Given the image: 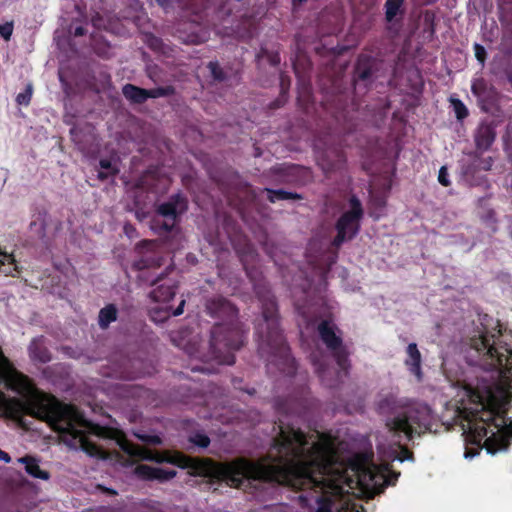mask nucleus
<instances>
[{
	"label": "nucleus",
	"instance_id": "2eb2a0df",
	"mask_svg": "<svg viewBox=\"0 0 512 512\" xmlns=\"http://www.w3.org/2000/svg\"><path fill=\"white\" fill-rule=\"evenodd\" d=\"M406 357L404 365L408 372L415 376L418 381L423 379L422 355L416 343H409L405 350Z\"/></svg>",
	"mask_w": 512,
	"mask_h": 512
},
{
	"label": "nucleus",
	"instance_id": "a18cd8bd",
	"mask_svg": "<svg viewBox=\"0 0 512 512\" xmlns=\"http://www.w3.org/2000/svg\"><path fill=\"white\" fill-rule=\"evenodd\" d=\"M503 432L507 436V442L512 440V421L508 425H506Z\"/></svg>",
	"mask_w": 512,
	"mask_h": 512
},
{
	"label": "nucleus",
	"instance_id": "0eeeda50",
	"mask_svg": "<svg viewBox=\"0 0 512 512\" xmlns=\"http://www.w3.org/2000/svg\"><path fill=\"white\" fill-rule=\"evenodd\" d=\"M188 210V199L182 193L171 195L156 207L151 229L159 236L178 232L182 215Z\"/></svg>",
	"mask_w": 512,
	"mask_h": 512
},
{
	"label": "nucleus",
	"instance_id": "393cba45",
	"mask_svg": "<svg viewBox=\"0 0 512 512\" xmlns=\"http://www.w3.org/2000/svg\"><path fill=\"white\" fill-rule=\"evenodd\" d=\"M160 264V258L152 256H143L140 259L135 260L133 262L132 268L136 271H142L149 269L151 267H159Z\"/></svg>",
	"mask_w": 512,
	"mask_h": 512
},
{
	"label": "nucleus",
	"instance_id": "5fc2aeb1",
	"mask_svg": "<svg viewBox=\"0 0 512 512\" xmlns=\"http://www.w3.org/2000/svg\"><path fill=\"white\" fill-rule=\"evenodd\" d=\"M402 452L405 454V458H407L408 455H412L411 452L407 448H403Z\"/></svg>",
	"mask_w": 512,
	"mask_h": 512
},
{
	"label": "nucleus",
	"instance_id": "2f4dec72",
	"mask_svg": "<svg viewBox=\"0 0 512 512\" xmlns=\"http://www.w3.org/2000/svg\"><path fill=\"white\" fill-rule=\"evenodd\" d=\"M310 359H311V363L314 367V370L315 372L318 374V376L323 379L324 378V374L326 372V369H327V365L325 364V362L316 354H312L310 356Z\"/></svg>",
	"mask_w": 512,
	"mask_h": 512
},
{
	"label": "nucleus",
	"instance_id": "a19ab883",
	"mask_svg": "<svg viewBox=\"0 0 512 512\" xmlns=\"http://www.w3.org/2000/svg\"><path fill=\"white\" fill-rule=\"evenodd\" d=\"M480 449H481V447H478V446H475L473 448L466 447L464 455H465L466 458H470L471 459V458H473V457H475L476 455L479 454Z\"/></svg>",
	"mask_w": 512,
	"mask_h": 512
},
{
	"label": "nucleus",
	"instance_id": "4468645a",
	"mask_svg": "<svg viewBox=\"0 0 512 512\" xmlns=\"http://www.w3.org/2000/svg\"><path fill=\"white\" fill-rule=\"evenodd\" d=\"M376 70V59L371 55L360 54L354 68V82H371Z\"/></svg>",
	"mask_w": 512,
	"mask_h": 512
},
{
	"label": "nucleus",
	"instance_id": "c9c22d12",
	"mask_svg": "<svg viewBox=\"0 0 512 512\" xmlns=\"http://www.w3.org/2000/svg\"><path fill=\"white\" fill-rule=\"evenodd\" d=\"M135 436L142 442H145L148 444H153V445L162 444V439L158 435L135 433Z\"/></svg>",
	"mask_w": 512,
	"mask_h": 512
},
{
	"label": "nucleus",
	"instance_id": "f8f14e48",
	"mask_svg": "<svg viewBox=\"0 0 512 512\" xmlns=\"http://www.w3.org/2000/svg\"><path fill=\"white\" fill-rule=\"evenodd\" d=\"M161 281H163L162 274L150 282L151 286H156L149 293V297L153 302H169L176 294L178 288L176 281L166 279L163 283H160Z\"/></svg>",
	"mask_w": 512,
	"mask_h": 512
},
{
	"label": "nucleus",
	"instance_id": "79ce46f5",
	"mask_svg": "<svg viewBox=\"0 0 512 512\" xmlns=\"http://www.w3.org/2000/svg\"><path fill=\"white\" fill-rule=\"evenodd\" d=\"M184 306H185V300H181L179 305L173 310L172 315L180 316L184 311Z\"/></svg>",
	"mask_w": 512,
	"mask_h": 512
},
{
	"label": "nucleus",
	"instance_id": "72a5a7b5",
	"mask_svg": "<svg viewBox=\"0 0 512 512\" xmlns=\"http://www.w3.org/2000/svg\"><path fill=\"white\" fill-rule=\"evenodd\" d=\"M472 93L479 97L483 98L486 94L487 86L483 79L477 80L471 86Z\"/></svg>",
	"mask_w": 512,
	"mask_h": 512
},
{
	"label": "nucleus",
	"instance_id": "ea45409f",
	"mask_svg": "<svg viewBox=\"0 0 512 512\" xmlns=\"http://www.w3.org/2000/svg\"><path fill=\"white\" fill-rule=\"evenodd\" d=\"M438 181L441 185L445 187L450 185V181L448 179V171L445 166H442L439 170Z\"/></svg>",
	"mask_w": 512,
	"mask_h": 512
},
{
	"label": "nucleus",
	"instance_id": "4d7b16f0",
	"mask_svg": "<svg viewBox=\"0 0 512 512\" xmlns=\"http://www.w3.org/2000/svg\"><path fill=\"white\" fill-rule=\"evenodd\" d=\"M388 403H389V399H388V398L384 399V400L381 402V407H383V406H384V404H388Z\"/></svg>",
	"mask_w": 512,
	"mask_h": 512
},
{
	"label": "nucleus",
	"instance_id": "c03bdc74",
	"mask_svg": "<svg viewBox=\"0 0 512 512\" xmlns=\"http://www.w3.org/2000/svg\"><path fill=\"white\" fill-rule=\"evenodd\" d=\"M86 33H87V30L83 26H77L74 28V31H73V35L75 37L84 36Z\"/></svg>",
	"mask_w": 512,
	"mask_h": 512
},
{
	"label": "nucleus",
	"instance_id": "4c0bfd02",
	"mask_svg": "<svg viewBox=\"0 0 512 512\" xmlns=\"http://www.w3.org/2000/svg\"><path fill=\"white\" fill-rule=\"evenodd\" d=\"M13 22L0 24V36L5 40H9L13 33Z\"/></svg>",
	"mask_w": 512,
	"mask_h": 512
},
{
	"label": "nucleus",
	"instance_id": "f03ea898",
	"mask_svg": "<svg viewBox=\"0 0 512 512\" xmlns=\"http://www.w3.org/2000/svg\"><path fill=\"white\" fill-rule=\"evenodd\" d=\"M244 269L261 304V318L255 324L258 351L262 357L267 358L269 363L278 366L281 372L294 375L297 370L296 361L291 355L280 328L276 298L268 283L260 277V273L256 269L246 265H244Z\"/></svg>",
	"mask_w": 512,
	"mask_h": 512
},
{
	"label": "nucleus",
	"instance_id": "13d9d810",
	"mask_svg": "<svg viewBox=\"0 0 512 512\" xmlns=\"http://www.w3.org/2000/svg\"><path fill=\"white\" fill-rule=\"evenodd\" d=\"M255 392V389H252V391H248V394H253Z\"/></svg>",
	"mask_w": 512,
	"mask_h": 512
},
{
	"label": "nucleus",
	"instance_id": "de8ad7c7",
	"mask_svg": "<svg viewBox=\"0 0 512 512\" xmlns=\"http://www.w3.org/2000/svg\"><path fill=\"white\" fill-rule=\"evenodd\" d=\"M0 460L4 461L5 463H10L11 457L7 452L0 449Z\"/></svg>",
	"mask_w": 512,
	"mask_h": 512
},
{
	"label": "nucleus",
	"instance_id": "58836bf2",
	"mask_svg": "<svg viewBox=\"0 0 512 512\" xmlns=\"http://www.w3.org/2000/svg\"><path fill=\"white\" fill-rule=\"evenodd\" d=\"M155 247H156L155 240H142L136 245V249L139 250V252H142L144 250L152 251Z\"/></svg>",
	"mask_w": 512,
	"mask_h": 512
},
{
	"label": "nucleus",
	"instance_id": "7ed1b4c3",
	"mask_svg": "<svg viewBox=\"0 0 512 512\" xmlns=\"http://www.w3.org/2000/svg\"><path fill=\"white\" fill-rule=\"evenodd\" d=\"M205 312L220 320L210 332L209 358L219 364L233 365L234 352L245 343L247 330L238 319V308L226 297L214 295L206 298Z\"/></svg>",
	"mask_w": 512,
	"mask_h": 512
},
{
	"label": "nucleus",
	"instance_id": "f3484780",
	"mask_svg": "<svg viewBox=\"0 0 512 512\" xmlns=\"http://www.w3.org/2000/svg\"><path fill=\"white\" fill-rule=\"evenodd\" d=\"M496 137L495 129L489 124H481L475 134L476 147L486 151L493 144Z\"/></svg>",
	"mask_w": 512,
	"mask_h": 512
},
{
	"label": "nucleus",
	"instance_id": "49530a36",
	"mask_svg": "<svg viewBox=\"0 0 512 512\" xmlns=\"http://www.w3.org/2000/svg\"><path fill=\"white\" fill-rule=\"evenodd\" d=\"M269 62L273 66L278 65L280 63V55L278 53L271 54L269 56Z\"/></svg>",
	"mask_w": 512,
	"mask_h": 512
},
{
	"label": "nucleus",
	"instance_id": "7c9ffc66",
	"mask_svg": "<svg viewBox=\"0 0 512 512\" xmlns=\"http://www.w3.org/2000/svg\"><path fill=\"white\" fill-rule=\"evenodd\" d=\"M33 95V86L28 84L25 90L16 96V102L18 105L28 106L31 102Z\"/></svg>",
	"mask_w": 512,
	"mask_h": 512
},
{
	"label": "nucleus",
	"instance_id": "f257e3e1",
	"mask_svg": "<svg viewBox=\"0 0 512 512\" xmlns=\"http://www.w3.org/2000/svg\"><path fill=\"white\" fill-rule=\"evenodd\" d=\"M279 415L275 422L278 434L272 439L271 451L262 459L251 461L237 458L214 467L211 459L194 458L180 451H152L131 442L123 433V452L136 460L169 463L182 469H189L194 476H215L234 488H241L246 482H259L289 487L301 491L298 496L302 508L312 507L316 512H332L334 497L342 493L343 473L334 469L335 455L328 443L310 442L306 434L296 426L293 401L277 398L274 403Z\"/></svg>",
	"mask_w": 512,
	"mask_h": 512
},
{
	"label": "nucleus",
	"instance_id": "3c124183",
	"mask_svg": "<svg viewBox=\"0 0 512 512\" xmlns=\"http://www.w3.org/2000/svg\"><path fill=\"white\" fill-rule=\"evenodd\" d=\"M70 134H71L72 140H73L74 142L78 143V141H77V134H76V129H75V128H72V129L70 130Z\"/></svg>",
	"mask_w": 512,
	"mask_h": 512
},
{
	"label": "nucleus",
	"instance_id": "423d86ee",
	"mask_svg": "<svg viewBox=\"0 0 512 512\" xmlns=\"http://www.w3.org/2000/svg\"><path fill=\"white\" fill-rule=\"evenodd\" d=\"M470 347L478 354L483 369L512 372V350L496 347L493 334L481 332L478 336L472 337Z\"/></svg>",
	"mask_w": 512,
	"mask_h": 512
},
{
	"label": "nucleus",
	"instance_id": "e433bc0d",
	"mask_svg": "<svg viewBox=\"0 0 512 512\" xmlns=\"http://www.w3.org/2000/svg\"><path fill=\"white\" fill-rule=\"evenodd\" d=\"M287 102V92L282 88L280 96L269 104L271 110H275L284 106Z\"/></svg>",
	"mask_w": 512,
	"mask_h": 512
},
{
	"label": "nucleus",
	"instance_id": "9d476101",
	"mask_svg": "<svg viewBox=\"0 0 512 512\" xmlns=\"http://www.w3.org/2000/svg\"><path fill=\"white\" fill-rule=\"evenodd\" d=\"M358 471L361 483L381 489L394 485L400 475L399 472L390 471L388 465H363L359 467Z\"/></svg>",
	"mask_w": 512,
	"mask_h": 512
},
{
	"label": "nucleus",
	"instance_id": "a211bd4d",
	"mask_svg": "<svg viewBox=\"0 0 512 512\" xmlns=\"http://www.w3.org/2000/svg\"><path fill=\"white\" fill-rule=\"evenodd\" d=\"M19 462L25 465V471L33 478L48 480L50 473L42 470L39 466V461L32 456L26 455L19 459Z\"/></svg>",
	"mask_w": 512,
	"mask_h": 512
},
{
	"label": "nucleus",
	"instance_id": "aec40b11",
	"mask_svg": "<svg viewBox=\"0 0 512 512\" xmlns=\"http://www.w3.org/2000/svg\"><path fill=\"white\" fill-rule=\"evenodd\" d=\"M118 309L115 304H107L100 309L98 314V324L101 329H107L112 322L117 320Z\"/></svg>",
	"mask_w": 512,
	"mask_h": 512
},
{
	"label": "nucleus",
	"instance_id": "c85d7f7f",
	"mask_svg": "<svg viewBox=\"0 0 512 512\" xmlns=\"http://www.w3.org/2000/svg\"><path fill=\"white\" fill-rule=\"evenodd\" d=\"M189 442L200 448H207L210 445V438L201 432H197L188 438Z\"/></svg>",
	"mask_w": 512,
	"mask_h": 512
},
{
	"label": "nucleus",
	"instance_id": "dca6fc26",
	"mask_svg": "<svg viewBox=\"0 0 512 512\" xmlns=\"http://www.w3.org/2000/svg\"><path fill=\"white\" fill-rule=\"evenodd\" d=\"M29 357L34 362L42 364L51 361L52 356L49 349L45 345V339L43 336L33 338L28 346Z\"/></svg>",
	"mask_w": 512,
	"mask_h": 512
},
{
	"label": "nucleus",
	"instance_id": "f704fd0d",
	"mask_svg": "<svg viewBox=\"0 0 512 512\" xmlns=\"http://www.w3.org/2000/svg\"><path fill=\"white\" fill-rule=\"evenodd\" d=\"M473 49L477 61L481 64V66H484L487 58L486 49L479 43H475Z\"/></svg>",
	"mask_w": 512,
	"mask_h": 512
},
{
	"label": "nucleus",
	"instance_id": "6e6552de",
	"mask_svg": "<svg viewBox=\"0 0 512 512\" xmlns=\"http://www.w3.org/2000/svg\"><path fill=\"white\" fill-rule=\"evenodd\" d=\"M317 332L340 370L348 373L350 368L349 351L337 325L331 319H324L318 324Z\"/></svg>",
	"mask_w": 512,
	"mask_h": 512
},
{
	"label": "nucleus",
	"instance_id": "473e14b6",
	"mask_svg": "<svg viewBox=\"0 0 512 512\" xmlns=\"http://www.w3.org/2000/svg\"><path fill=\"white\" fill-rule=\"evenodd\" d=\"M297 313L303 318L304 323L309 326L312 323V313L310 308L305 304L295 303Z\"/></svg>",
	"mask_w": 512,
	"mask_h": 512
},
{
	"label": "nucleus",
	"instance_id": "412c9836",
	"mask_svg": "<svg viewBox=\"0 0 512 512\" xmlns=\"http://www.w3.org/2000/svg\"><path fill=\"white\" fill-rule=\"evenodd\" d=\"M0 273L5 276L17 277L20 273L19 266L12 254H0Z\"/></svg>",
	"mask_w": 512,
	"mask_h": 512
},
{
	"label": "nucleus",
	"instance_id": "5701e85b",
	"mask_svg": "<svg viewBox=\"0 0 512 512\" xmlns=\"http://www.w3.org/2000/svg\"><path fill=\"white\" fill-rule=\"evenodd\" d=\"M265 191L267 192V199L271 203H275L277 201H284V200H302L303 199V196L301 194L285 191L283 189L266 188Z\"/></svg>",
	"mask_w": 512,
	"mask_h": 512
},
{
	"label": "nucleus",
	"instance_id": "8fccbe9b",
	"mask_svg": "<svg viewBox=\"0 0 512 512\" xmlns=\"http://www.w3.org/2000/svg\"><path fill=\"white\" fill-rule=\"evenodd\" d=\"M206 39L205 38H200L198 36H194L190 41L191 43H194V44H200V43H203Z\"/></svg>",
	"mask_w": 512,
	"mask_h": 512
},
{
	"label": "nucleus",
	"instance_id": "864d4df0",
	"mask_svg": "<svg viewBox=\"0 0 512 512\" xmlns=\"http://www.w3.org/2000/svg\"><path fill=\"white\" fill-rule=\"evenodd\" d=\"M157 4L161 7H165L168 5L169 0H156Z\"/></svg>",
	"mask_w": 512,
	"mask_h": 512
},
{
	"label": "nucleus",
	"instance_id": "9b49d317",
	"mask_svg": "<svg viewBox=\"0 0 512 512\" xmlns=\"http://www.w3.org/2000/svg\"><path fill=\"white\" fill-rule=\"evenodd\" d=\"M318 164L324 174L328 176L330 173L341 171L346 165V155L340 146L327 148L319 157Z\"/></svg>",
	"mask_w": 512,
	"mask_h": 512
},
{
	"label": "nucleus",
	"instance_id": "6ab92c4d",
	"mask_svg": "<svg viewBox=\"0 0 512 512\" xmlns=\"http://www.w3.org/2000/svg\"><path fill=\"white\" fill-rule=\"evenodd\" d=\"M123 96L134 104H143L147 101L146 89L134 84H125L122 88Z\"/></svg>",
	"mask_w": 512,
	"mask_h": 512
},
{
	"label": "nucleus",
	"instance_id": "b1692460",
	"mask_svg": "<svg viewBox=\"0 0 512 512\" xmlns=\"http://www.w3.org/2000/svg\"><path fill=\"white\" fill-rule=\"evenodd\" d=\"M405 0H386L384 4L385 20L389 23L393 22L397 15L403 16Z\"/></svg>",
	"mask_w": 512,
	"mask_h": 512
},
{
	"label": "nucleus",
	"instance_id": "603ef678",
	"mask_svg": "<svg viewBox=\"0 0 512 512\" xmlns=\"http://www.w3.org/2000/svg\"><path fill=\"white\" fill-rule=\"evenodd\" d=\"M101 489H103L106 493L110 494V495H116L117 492L111 488H104L102 486H99Z\"/></svg>",
	"mask_w": 512,
	"mask_h": 512
},
{
	"label": "nucleus",
	"instance_id": "39448f33",
	"mask_svg": "<svg viewBox=\"0 0 512 512\" xmlns=\"http://www.w3.org/2000/svg\"><path fill=\"white\" fill-rule=\"evenodd\" d=\"M433 421L432 410L426 404L406 406L395 416L388 418L386 427L396 438L411 441L414 436H420L431 430Z\"/></svg>",
	"mask_w": 512,
	"mask_h": 512
},
{
	"label": "nucleus",
	"instance_id": "c756f323",
	"mask_svg": "<svg viewBox=\"0 0 512 512\" xmlns=\"http://www.w3.org/2000/svg\"><path fill=\"white\" fill-rule=\"evenodd\" d=\"M311 95L312 94H311L310 86L309 85L303 86L302 90L299 92V95L297 98L298 104L303 110L308 109V104L311 100Z\"/></svg>",
	"mask_w": 512,
	"mask_h": 512
},
{
	"label": "nucleus",
	"instance_id": "09e8293b",
	"mask_svg": "<svg viewBox=\"0 0 512 512\" xmlns=\"http://www.w3.org/2000/svg\"><path fill=\"white\" fill-rule=\"evenodd\" d=\"M124 231L128 236H130V232L135 231V228L131 224H125Z\"/></svg>",
	"mask_w": 512,
	"mask_h": 512
},
{
	"label": "nucleus",
	"instance_id": "37998d69",
	"mask_svg": "<svg viewBox=\"0 0 512 512\" xmlns=\"http://www.w3.org/2000/svg\"><path fill=\"white\" fill-rule=\"evenodd\" d=\"M333 117L335 118V121L337 123H340L342 120H345L346 118V112L345 110H340L334 113Z\"/></svg>",
	"mask_w": 512,
	"mask_h": 512
},
{
	"label": "nucleus",
	"instance_id": "ddd939ff",
	"mask_svg": "<svg viewBox=\"0 0 512 512\" xmlns=\"http://www.w3.org/2000/svg\"><path fill=\"white\" fill-rule=\"evenodd\" d=\"M135 475L146 481L158 480L160 482L168 481L174 478L177 472L173 469H163L152 467L147 464H138L134 469Z\"/></svg>",
	"mask_w": 512,
	"mask_h": 512
},
{
	"label": "nucleus",
	"instance_id": "bb28decb",
	"mask_svg": "<svg viewBox=\"0 0 512 512\" xmlns=\"http://www.w3.org/2000/svg\"><path fill=\"white\" fill-rule=\"evenodd\" d=\"M147 92V100L149 98H160V97H169L175 94V88L172 85H167L163 87H156L152 89H146Z\"/></svg>",
	"mask_w": 512,
	"mask_h": 512
},
{
	"label": "nucleus",
	"instance_id": "cd10ccee",
	"mask_svg": "<svg viewBox=\"0 0 512 512\" xmlns=\"http://www.w3.org/2000/svg\"><path fill=\"white\" fill-rule=\"evenodd\" d=\"M449 101L453 107V110H454L457 120L462 121L466 117H468V115H469L468 109H467L466 105L460 99L455 98V97H450Z\"/></svg>",
	"mask_w": 512,
	"mask_h": 512
},
{
	"label": "nucleus",
	"instance_id": "20e7f679",
	"mask_svg": "<svg viewBox=\"0 0 512 512\" xmlns=\"http://www.w3.org/2000/svg\"><path fill=\"white\" fill-rule=\"evenodd\" d=\"M469 397L476 404V408L457 406L454 422L461 426L467 444L482 447L484 440L487 451L495 453L498 447L492 445L495 432L491 429L490 422L496 421V417L491 411L484 410V397L479 392L472 391Z\"/></svg>",
	"mask_w": 512,
	"mask_h": 512
},
{
	"label": "nucleus",
	"instance_id": "a878e982",
	"mask_svg": "<svg viewBox=\"0 0 512 512\" xmlns=\"http://www.w3.org/2000/svg\"><path fill=\"white\" fill-rule=\"evenodd\" d=\"M207 68L209 69L211 77L214 81L221 83L227 80V73L220 66L218 61H210L207 64Z\"/></svg>",
	"mask_w": 512,
	"mask_h": 512
},
{
	"label": "nucleus",
	"instance_id": "1a4fd4ad",
	"mask_svg": "<svg viewBox=\"0 0 512 512\" xmlns=\"http://www.w3.org/2000/svg\"><path fill=\"white\" fill-rule=\"evenodd\" d=\"M350 209L345 211L336 221V236L331 242V246L339 249L343 243L352 240L359 233L361 219L364 211L360 200L355 196L349 199Z\"/></svg>",
	"mask_w": 512,
	"mask_h": 512
},
{
	"label": "nucleus",
	"instance_id": "4be33fe9",
	"mask_svg": "<svg viewBox=\"0 0 512 512\" xmlns=\"http://www.w3.org/2000/svg\"><path fill=\"white\" fill-rule=\"evenodd\" d=\"M99 167L100 170L98 171L97 178L102 182L116 177L120 172L117 164L107 158L100 159Z\"/></svg>",
	"mask_w": 512,
	"mask_h": 512
},
{
	"label": "nucleus",
	"instance_id": "6e6d98bb",
	"mask_svg": "<svg viewBox=\"0 0 512 512\" xmlns=\"http://www.w3.org/2000/svg\"><path fill=\"white\" fill-rule=\"evenodd\" d=\"M491 426H493L494 428H499V424L495 423L494 422H490ZM497 432H500V429H497Z\"/></svg>",
	"mask_w": 512,
	"mask_h": 512
}]
</instances>
